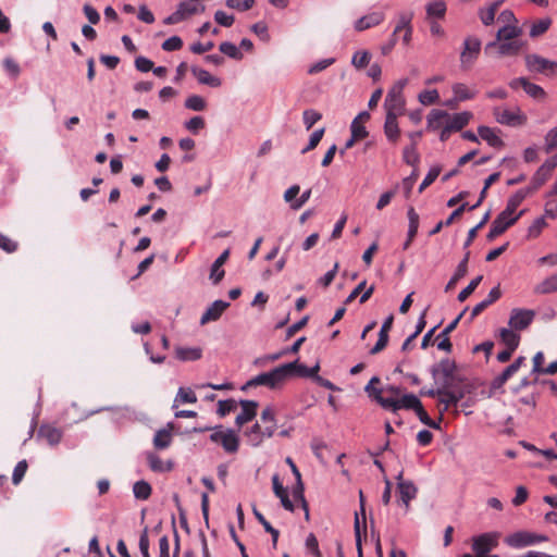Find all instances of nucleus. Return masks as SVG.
Returning a JSON list of instances; mask_svg holds the SVG:
<instances>
[{
  "instance_id": "nucleus-5",
  "label": "nucleus",
  "mask_w": 557,
  "mask_h": 557,
  "mask_svg": "<svg viewBox=\"0 0 557 557\" xmlns=\"http://www.w3.org/2000/svg\"><path fill=\"white\" fill-rule=\"evenodd\" d=\"M500 534L498 532H486L472 537V550L475 557H486L498 546Z\"/></svg>"
},
{
  "instance_id": "nucleus-45",
  "label": "nucleus",
  "mask_w": 557,
  "mask_h": 557,
  "mask_svg": "<svg viewBox=\"0 0 557 557\" xmlns=\"http://www.w3.org/2000/svg\"><path fill=\"white\" fill-rule=\"evenodd\" d=\"M371 53L367 50H358L352 54L351 64L357 70H362L370 64Z\"/></svg>"
},
{
  "instance_id": "nucleus-19",
  "label": "nucleus",
  "mask_w": 557,
  "mask_h": 557,
  "mask_svg": "<svg viewBox=\"0 0 557 557\" xmlns=\"http://www.w3.org/2000/svg\"><path fill=\"white\" fill-rule=\"evenodd\" d=\"M242 412L237 414L235 423L237 426L251 421L257 416L258 403L255 400H240Z\"/></svg>"
},
{
  "instance_id": "nucleus-27",
  "label": "nucleus",
  "mask_w": 557,
  "mask_h": 557,
  "mask_svg": "<svg viewBox=\"0 0 557 557\" xmlns=\"http://www.w3.org/2000/svg\"><path fill=\"white\" fill-rule=\"evenodd\" d=\"M536 295H548L557 293V272L545 277L541 283L536 284L533 288Z\"/></svg>"
},
{
  "instance_id": "nucleus-28",
  "label": "nucleus",
  "mask_w": 557,
  "mask_h": 557,
  "mask_svg": "<svg viewBox=\"0 0 557 557\" xmlns=\"http://www.w3.org/2000/svg\"><path fill=\"white\" fill-rule=\"evenodd\" d=\"M523 42L521 40H507L499 41L495 47L497 49L498 55H517L523 47Z\"/></svg>"
},
{
  "instance_id": "nucleus-11",
  "label": "nucleus",
  "mask_w": 557,
  "mask_h": 557,
  "mask_svg": "<svg viewBox=\"0 0 557 557\" xmlns=\"http://www.w3.org/2000/svg\"><path fill=\"white\" fill-rule=\"evenodd\" d=\"M397 490L399 494L398 502L405 506L407 512L410 502L417 497L418 488L412 481L403 480V472H400L397 475Z\"/></svg>"
},
{
  "instance_id": "nucleus-55",
  "label": "nucleus",
  "mask_w": 557,
  "mask_h": 557,
  "mask_svg": "<svg viewBox=\"0 0 557 557\" xmlns=\"http://www.w3.org/2000/svg\"><path fill=\"white\" fill-rule=\"evenodd\" d=\"M483 280V276L482 275H478L475 276L473 280H471V282L468 284L467 287H465L459 294H458V297L457 299L460 301V302H463L474 290L475 288L479 286V284L481 283V281Z\"/></svg>"
},
{
  "instance_id": "nucleus-53",
  "label": "nucleus",
  "mask_w": 557,
  "mask_h": 557,
  "mask_svg": "<svg viewBox=\"0 0 557 557\" xmlns=\"http://www.w3.org/2000/svg\"><path fill=\"white\" fill-rule=\"evenodd\" d=\"M322 119V114L313 109H307L302 113V121L306 129L312 128V126Z\"/></svg>"
},
{
  "instance_id": "nucleus-61",
  "label": "nucleus",
  "mask_w": 557,
  "mask_h": 557,
  "mask_svg": "<svg viewBox=\"0 0 557 557\" xmlns=\"http://www.w3.org/2000/svg\"><path fill=\"white\" fill-rule=\"evenodd\" d=\"M18 243L11 239L7 235L0 233V249L7 253H13L17 250Z\"/></svg>"
},
{
  "instance_id": "nucleus-52",
  "label": "nucleus",
  "mask_w": 557,
  "mask_h": 557,
  "mask_svg": "<svg viewBox=\"0 0 557 557\" xmlns=\"http://www.w3.org/2000/svg\"><path fill=\"white\" fill-rule=\"evenodd\" d=\"M256 3V0H226L225 4L227 8L245 12L250 10Z\"/></svg>"
},
{
  "instance_id": "nucleus-4",
  "label": "nucleus",
  "mask_w": 557,
  "mask_h": 557,
  "mask_svg": "<svg viewBox=\"0 0 557 557\" xmlns=\"http://www.w3.org/2000/svg\"><path fill=\"white\" fill-rule=\"evenodd\" d=\"M548 536L529 531H518L507 535L504 542L511 548L520 549L539 543L547 542Z\"/></svg>"
},
{
  "instance_id": "nucleus-58",
  "label": "nucleus",
  "mask_w": 557,
  "mask_h": 557,
  "mask_svg": "<svg viewBox=\"0 0 557 557\" xmlns=\"http://www.w3.org/2000/svg\"><path fill=\"white\" fill-rule=\"evenodd\" d=\"M27 468H28V465H27L26 460H21L16 463V466L13 469V473H12V483L14 485H17L21 483V481L23 480V478L27 471Z\"/></svg>"
},
{
  "instance_id": "nucleus-51",
  "label": "nucleus",
  "mask_w": 557,
  "mask_h": 557,
  "mask_svg": "<svg viewBox=\"0 0 557 557\" xmlns=\"http://www.w3.org/2000/svg\"><path fill=\"white\" fill-rule=\"evenodd\" d=\"M418 99L423 106H431L438 101L440 95L436 89L423 90L419 94Z\"/></svg>"
},
{
  "instance_id": "nucleus-40",
  "label": "nucleus",
  "mask_w": 557,
  "mask_h": 557,
  "mask_svg": "<svg viewBox=\"0 0 557 557\" xmlns=\"http://www.w3.org/2000/svg\"><path fill=\"white\" fill-rule=\"evenodd\" d=\"M222 447L226 453L234 454L238 450L239 440L238 436L232 430H226L225 435L221 442Z\"/></svg>"
},
{
  "instance_id": "nucleus-12",
  "label": "nucleus",
  "mask_w": 557,
  "mask_h": 557,
  "mask_svg": "<svg viewBox=\"0 0 557 557\" xmlns=\"http://www.w3.org/2000/svg\"><path fill=\"white\" fill-rule=\"evenodd\" d=\"M275 431L276 423H271V425L262 428L261 424L257 422L246 432V435L252 446H259L264 438L272 437Z\"/></svg>"
},
{
  "instance_id": "nucleus-13",
  "label": "nucleus",
  "mask_w": 557,
  "mask_h": 557,
  "mask_svg": "<svg viewBox=\"0 0 557 557\" xmlns=\"http://www.w3.org/2000/svg\"><path fill=\"white\" fill-rule=\"evenodd\" d=\"M494 115L499 124L507 126L522 125L525 122V116L521 113L520 109L508 110V109H494Z\"/></svg>"
},
{
  "instance_id": "nucleus-20",
  "label": "nucleus",
  "mask_w": 557,
  "mask_h": 557,
  "mask_svg": "<svg viewBox=\"0 0 557 557\" xmlns=\"http://www.w3.org/2000/svg\"><path fill=\"white\" fill-rule=\"evenodd\" d=\"M37 436L44 438L50 446H55L61 442L63 432L51 424H42L38 430Z\"/></svg>"
},
{
  "instance_id": "nucleus-46",
  "label": "nucleus",
  "mask_w": 557,
  "mask_h": 557,
  "mask_svg": "<svg viewBox=\"0 0 557 557\" xmlns=\"http://www.w3.org/2000/svg\"><path fill=\"white\" fill-rule=\"evenodd\" d=\"M421 405H422V403L420 401V399L416 395H413V394H406V395H404L403 397L399 398L397 410H399V409H408V410H413L414 411Z\"/></svg>"
},
{
  "instance_id": "nucleus-23",
  "label": "nucleus",
  "mask_w": 557,
  "mask_h": 557,
  "mask_svg": "<svg viewBox=\"0 0 557 557\" xmlns=\"http://www.w3.org/2000/svg\"><path fill=\"white\" fill-rule=\"evenodd\" d=\"M530 194V189L521 188L518 189L513 195L509 197L507 200L506 208L503 210L506 214L516 216L515 212L518 207L522 203L525 197Z\"/></svg>"
},
{
  "instance_id": "nucleus-38",
  "label": "nucleus",
  "mask_w": 557,
  "mask_h": 557,
  "mask_svg": "<svg viewBox=\"0 0 557 557\" xmlns=\"http://www.w3.org/2000/svg\"><path fill=\"white\" fill-rule=\"evenodd\" d=\"M523 212L524 211L522 210L518 214H516V216H511L502 211L492 223L495 224L497 228L500 230L502 233H505L507 228H509L519 220Z\"/></svg>"
},
{
  "instance_id": "nucleus-34",
  "label": "nucleus",
  "mask_w": 557,
  "mask_h": 557,
  "mask_svg": "<svg viewBox=\"0 0 557 557\" xmlns=\"http://www.w3.org/2000/svg\"><path fill=\"white\" fill-rule=\"evenodd\" d=\"M552 173L553 172H550L544 164H542L533 174L531 178V185L527 189H530V193L539 189L547 182V180L552 176Z\"/></svg>"
},
{
  "instance_id": "nucleus-32",
  "label": "nucleus",
  "mask_w": 557,
  "mask_h": 557,
  "mask_svg": "<svg viewBox=\"0 0 557 557\" xmlns=\"http://www.w3.org/2000/svg\"><path fill=\"white\" fill-rule=\"evenodd\" d=\"M469 257H470V251H467L463 259L458 263V265L455 270V273L453 274L450 280L446 284L445 290H449V289L454 288L455 285L457 284V282L459 280H461L467 274Z\"/></svg>"
},
{
  "instance_id": "nucleus-30",
  "label": "nucleus",
  "mask_w": 557,
  "mask_h": 557,
  "mask_svg": "<svg viewBox=\"0 0 557 557\" xmlns=\"http://www.w3.org/2000/svg\"><path fill=\"white\" fill-rule=\"evenodd\" d=\"M449 114L444 110H432L426 116V128L429 131H437L444 125Z\"/></svg>"
},
{
  "instance_id": "nucleus-31",
  "label": "nucleus",
  "mask_w": 557,
  "mask_h": 557,
  "mask_svg": "<svg viewBox=\"0 0 557 557\" xmlns=\"http://www.w3.org/2000/svg\"><path fill=\"white\" fill-rule=\"evenodd\" d=\"M175 356L180 361H196L202 357V350L199 347H176Z\"/></svg>"
},
{
  "instance_id": "nucleus-56",
  "label": "nucleus",
  "mask_w": 557,
  "mask_h": 557,
  "mask_svg": "<svg viewBox=\"0 0 557 557\" xmlns=\"http://www.w3.org/2000/svg\"><path fill=\"white\" fill-rule=\"evenodd\" d=\"M185 107L194 111H203L206 109V101L201 96L193 95L185 100Z\"/></svg>"
},
{
  "instance_id": "nucleus-48",
  "label": "nucleus",
  "mask_w": 557,
  "mask_h": 557,
  "mask_svg": "<svg viewBox=\"0 0 557 557\" xmlns=\"http://www.w3.org/2000/svg\"><path fill=\"white\" fill-rule=\"evenodd\" d=\"M196 401H197V396L190 388L180 387L177 391L176 397L174 399L173 407L175 408L177 406V403L195 404Z\"/></svg>"
},
{
  "instance_id": "nucleus-18",
  "label": "nucleus",
  "mask_w": 557,
  "mask_h": 557,
  "mask_svg": "<svg viewBox=\"0 0 557 557\" xmlns=\"http://www.w3.org/2000/svg\"><path fill=\"white\" fill-rule=\"evenodd\" d=\"M228 306L230 304L224 300L213 301L210 307L202 313L200 318V324L205 325L211 321L219 320Z\"/></svg>"
},
{
  "instance_id": "nucleus-39",
  "label": "nucleus",
  "mask_w": 557,
  "mask_h": 557,
  "mask_svg": "<svg viewBox=\"0 0 557 557\" xmlns=\"http://www.w3.org/2000/svg\"><path fill=\"white\" fill-rule=\"evenodd\" d=\"M453 94L459 99L460 101H467L474 99L478 90L469 88L467 85L462 83H455L451 86Z\"/></svg>"
},
{
  "instance_id": "nucleus-63",
  "label": "nucleus",
  "mask_w": 557,
  "mask_h": 557,
  "mask_svg": "<svg viewBox=\"0 0 557 557\" xmlns=\"http://www.w3.org/2000/svg\"><path fill=\"white\" fill-rule=\"evenodd\" d=\"M441 169L433 166L429 170L422 183L419 186V191L422 193L428 186H430L440 175Z\"/></svg>"
},
{
  "instance_id": "nucleus-35",
  "label": "nucleus",
  "mask_w": 557,
  "mask_h": 557,
  "mask_svg": "<svg viewBox=\"0 0 557 557\" xmlns=\"http://www.w3.org/2000/svg\"><path fill=\"white\" fill-rule=\"evenodd\" d=\"M499 337L502 343L510 350H516L520 344V335L512 329L503 327L499 331Z\"/></svg>"
},
{
  "instance_id": "nucleus-42",
  "label": "nucleus",
  "mask_w": 557,
  "mask_h": 557,
  "mask_svg": "<svg viewBox=\"0 0 557 557\" xmlns=\"http://www.w3.org/2000/svg\"><path fill=\"white\" fill-rule=\"evenodd\" d=\"M426 15L429 18H443L446 13V3L443 0L432 1L426 4Z\"/></svg>"
},
{
  "instance_id": "nucleus-15",
  "label": "nucleus",
  "mask_w": 557,
  "mask_h": 557,
  "mask_svg": "<svg viewBox=\"0 0 557 557\" xmlns=\"http://www.w3.org/2000/svg\"><path fill=\"white\" fill-rule=\"evenodd\" d=\"M522 34V29L515 24H507L500 27L496 33V39L485 46V52H490L499 41L518 40L517 38Z\"/></svg>"
},
{
  "instance_id": "nucleus-2",
  "label": "nucleus",
  "mask_w": 557,
  "mask_h": 557,
  "mask_svg": "<svg viewBox=\"0 0 557 557\" xmlns=\"http://www.w3.org/2000/svg\"><path fill=\"white\" fill-rule=\"evenodd\" d=\"M407 84L408 78H401L388 90L384 100L386 115L394 114V116H400L404 114L406 101L403 91Z\"/></svg>"
},
{
  "instance_id": "nucleus-57",
  "label": "nucleus",
  "mask_w": 557,
  "mask_h": 557,
  "mask_svg": "<svg viewBox=\"0 0 557 557\" xmlns=\"http://www.w3.org/2000/svg\"><path fill=\"white\" fill-rule=\"evenodd\" d=\"M237 409V403L234 399L220 400L218 403L216 413L220 417H225L228 413L235 411Z\"/></svg>"
},
{
  "instance_id": "nucleus-17",
  "label": "nucleus",
  "mask_w": 557,
  "mask_h": 557,
  "mask_svg": "<svg viewBox=\"0 0 557 557\" xmlns=\"http://www.w3.org/2000/svg\"><path fill=\"white\" fill-rule=\"evenodd\" d=\"M287 367V377L293 376H300V377H311L314 380V377L318 375V372L320 370V364L317 363L311 368H308L307 366L299 363L298 360H295L293 362L285 363Z\"/></svg>"
},
{
  "instance_id": "nucleus-9",
  "label": "nucleus",
  "mask_w": 557,
  "mask_h": 557,
  "mask_svg": "<svg viewBox=\"0 0 557 557\" xmlns=\"http://www.w3.org/2000/svg\"><path fill=\"white\" fill-rule=\"evenodd\" d=\"M399 395L400 388L391 385L384 389H375L374 399L384 409L396 412L398 407Z\"/></svg>"
},
{
  "instance_id": "nucleus-37",
  "label": "nucleus",
  "mask_w": 557,
  "mask_h": 557,
  "mask_svg": "<svg viewBox=\"0 0 557 557\" xmlns=\"http://www.w3.org/2000/svg\"><path fill=\"white\" fill-rule=\"evenodd\" d=\"M191 72L200 84L208 85L211 87H218L221 85V81L212 76L207 70L193 66Z\"/></svg>"
},
{
  "instance_id": "nucleus-44",
  "label": "nucleus",
  "mask_w": 557,
  "mask_h": 557,
  "mask_svg": "<svg viewBox=\"0 0 557 557\" xmlns=\"http://www.w3.org/2000/svg\"><path fill=\"white\" fill-rule=\"evenodd\" d=\"M253 515H255L256 519L262 524V527L264 528L265 532L271 534V536H272V544H273L274 547H276L277 540H278V536H280L278 530L273 528L271 525V523L264 518V516L261 512H259L256 508H253Z\"/></svg>"
},
{
  "instance_id": "nucleus-29",
  "label": "nucleus",
  "mask_w": 557,
  "mask_h": 557,
  "mask_svg": "<svg viewBox=\"0 0 557 557\" xmlns=\"http://www.w3.org/2000/svg\"><path fill=\"white\" fill-rule=\"evenodd\" d=\"M478 134L491 147L500 148L504 146L503 139L498 136V134L495 132V129H493L488 126H479Z\"/></svg>"
},
{
  "instance_id": "nucleus-25",
  "label": "nucleus",
  "mask_w": 557,
  "mask_h": 557,
  "mask_svg": "<svg viewBox=\"0 0 557 557\" xmlns=\"http://www.w3.org/2000/svg\"><path fill=\"white\" fill-rule=\"evenodd\" d=\"M147 461H148V466L149 468L153 471V472H159V473H163V472H169L173 469L174 467V463L173 461L171 460H168V461H163L157 454L154 453H149L147 455Z\"/></svg>"
},
{
  "instance_id": "nucleus-21",
  "label": "nucleus",
  "mask_w": 557,
  "mask_h": 557,
  "mask_svg": "<svg viewBox=\"0 0 557 557\" xmlns=\"http://www.w3.org/2000/svg\"><path fill=\"white\" fill-rule=\"evenodd\" d=\"M384 18L385 15L383 12H372L358 18L355 22L354 27L357 32H363L368 28L380 25L384 21Z\"/></svg>"
},
{
  "instance_id": "nucleus-8",
  "label": "nucleus",
  "mask_w": 557,
  "mask_h": 557,
  "mask_svg": "<svg viewBox=\"0 0 557 557\" xmlns=\"http://www.w3.org/2000/svg\"><path fill=\"white\" fill-rule=\"evenodd\" d=\"M481 51V40L476 37H467L463 40V49L460 53V66L462 70H469Z\"/></svg>"
},
{
  "instance_id": "nucleus-1",
  "label": "nucleus",
  "mask_w": 557,
  "mask_h": 557,
  "mask_svg": "<svg viewBox=\"0 0 557 557\" xmlns=\"http://www.w3.org/2000/svg\"><path fill=\"white\" fill-rule=\"evenodd\" d=\"M287 367L284 364H281L273 370L269 372H263L255 377L250 379L243 387L242 389H246L247 387H253V386H267L271 389L280 388L287 380Z\"/></svg>"
},
{
  "instance_id": "nucleus-7",
  "label": "nucleus",
  "mask_w": 557,
  "mask_h": 557,
  "mask_svg": "<svg viewBox=\"0 0 557 557\" xmlns=\"http://www.w3.org/2000/svg\"><path fill=\"white\" fill-rule=\"evenodd\" d=\"M525 66L531 73L544 75H557V62L545 59L539 54H527L524 58Z\"/></svg>"
},
{
  "instance_id": "nucleus-36",
  "label": "nucleus",
  "mask_w": 557,
  "mask_h": 557,
  "mask_svg": "<svg viewBox=\"0 0 557 557\" xmlns=\"http://www.w3.org/2000/svg\"><path fill=\"white\" fill-rule=\"evenodd\" d=\"M398 116H394V114L386 115L385 123H384V133L387 137V139L392 143H395L400 134L398 123H397Z\"/></svg>"
},
{
  "instance_id": "nucleus-49",
  "label": "nucleus",
  "mask_w": 557,
  "mask_h": 557,
  "mask_svg": "<svg viewBox=\"0 0 557 557\" xmlns=\"http://www.w3.org/2000/svg\"><path fill=\"white\" fill-rule=\"evenodd\" d=\"M413 18V12L411 11H407V12H401L398 14V21H397V25L394 29V33H393V36H396V34L403 29H407L408 27H412L411 26V21Z\"/></svg>"
},
{
  "instance_id": "nucleus-3",
  "label": "nucleus",
  "mask_w": 557,
  "mask_h": 557,
  "mask_svg": "<svg viewBox=\"0 0 557 557\" xmlns=\"http://www.w3.org/2000/svg\"><path fill=\"white\" fill-rule=\"evenodd\" d=\"M438 393V400L444 405L443 410L446 411L449 407L457 406V404L469 393V389L462 383L442 384Z\"/></svg>"
},
{
  "instance_id": "nucleus-54",
  "label": "nucleus",
  "mask_w": 557,
  "mask_h": 557,
  "mask_svg": "<svg viewBox=\"0 0 557 557\" xmlns=\"http://www.w3.org/2000/svg\"><path fill=\"white\" fill-rule=\"evenodd\" d=\"M546 226V220L544 216L536 218L532 224L528 227V238H536Z\"/></svg>"
},
{
  "instance_id": "nucleus-59",
  "label": "nucleus",
  "mask_w": 557,
  "mask_h": 557,
  "mask_svg": "<svg viewBox=\"0 0 557 557\" xmlns=\"http://www.w3.org/2000/svg\"><path fill=\"white\" fill-rule=\"evenodd\" d=\"M324 132L325 129L324 128H319V129H315L311 135H310V138H309V143L308 145L301 150V153L305 154L307 152H309L310 150H313L318 145L319 143L321 141L323 135H324Z\"/></svg>"
},
{
  "instance_id": "nucleus-43",
  "label": "nucleus",
  "mask_w": 557,
  "mask_h": 557,
  "mask_svg": "<svg viewBox=\"0 0 557 557\" xmlns=\"http://www.w3.org/2000/svg\"><path fill=\"white\" fill-rule=\"evenodd\" d=\"M152 488L151 485L144 480L135 482L133 486V493L135 498L140 500H147L151 495Z\"/></svg>"
},
{
  "instance_id": "nucleus-64",
  "label": "nucleus",
  "mask_w": 557,
  "mask_h": 557,
  "mask_svg": "<svg viewBox=\"0 0 557 557\" xmlns=\"http://www.w3.org/2000/svg\"><path fill=\"white\" fill-rule=\"evenodd\" d=\"M544 140V149L546 153H549L555 148H557V127H554L550 131H548L547 134L545 135Z\"/></svg>"
},
{
  "instance_id": "nucleus-10",
  "label": "nucleus",
  "mask_w": 557,
  "mask_h": 557,
  "mask_svg": "<svg viewBox=\"0 0 557 557\" xmlns=\"http://www.w3.org/2000/svg\"><path fill=\"white\" fill-rule=\"evenodd\" d=\"M535 318V311L532 309L515 308L510 312L508 324L515 331L528 329Z\"/></svg>"
},
{
  "instance_id": "nucleus-50",
  "label": "nucleus",
  "mask_w": 557,
  "mask_h": 557,
  "mask_svg": "<svg viewBox=\"0 0 557 557\" xmlns=\"http://www.w3.org/2000/svg\"><path fill=\"white\" fill-rule=\"evenodd\" d=\"M220 51L227 55L228 58L240 60L243 58V53L239 51V49L230 41H224L220 44L219 46Z\"/></svg>"
},
{
  "instance_id": "nucleus-14",
  "label": "nucleus",
  "mask_w": 557,
  "mask_h": 557,
  "mask_svg": "<svg viewBox=\"0 0 557 557\" xmlns=\"http://www.w3.org/2000/svg\"><path fill=\"white\" fill-rule=\"evenodd\" d=\"M509 86L512 89H518L521 87L529 97L535 100H543L546 97L545 90L540 85L529 82L525 77L511 79L509 82Z\"/></svg>"
},
{
  "instance_id": "nucleus-22",
  "label": "nucleus",
  "mask_w": 557,
  "mask_h": 557,
  "mask_svg": "<svg viewBox=\"0 0 557 557\" xmlns=\"http://www.w3.org/2000/svg\"><path fill=\"white\" fill-rule=\"evenodd\" d=\"M230 256V250H224L212 263L211 270H210V280L213 284H219L222 278L224 277V270L222 269V265L226 262Z\"/></svg>"
},
{
  "instance_id": "nucleus-26",
  "label": "nucleus",
  "mask_w": 557,
  "mask_h": 557,
  "mask_svg": "<svg viewBox=\"0 0 557 557\" xmlns=\"http://www.w3.org/2000/svg\"><path fill=\"white\" fill-rule=\"evenodd\" d=\"M173 423L169 422L166 429H161L156 432L153 437V445L157 449H165L172 443V431Z\"/></svg>"
},
{
  "instance_id": "nucleus-6",
  "label": "nucleus",
  "mask_w": 557,
  "mask_h": 557,
  "mask_svg": "<svg viewBox=\"0 0 557 557\" xmlns=\"http://www.w3.org/2000/svg\"><path fill=\"white\" fill-rule=\"evenodd\" d=\"M456 363L455 361L445 358L438 364L431 368V374L435 381L442 376V384H458L462 383V379L455 375Z\"/></svg>"
},
{
  "instance_id": "nucleus-41",
  "label": "nucleus",
  "mask_w": 557,
  "mask_h": 557,
  "mask_svg": "<svg viewBox=\"0 0 557 557\" xmlns=\"http://www.w3.org/2000/svg\"><path fill=\"white\" fill-rule=\"evenodd\" d=\"M191 2L193 1H190V2L183 1V2H180L177 5V9H178L180 13L182 14L183 21L191 15H195L197 13H201L205 11V5L195 4Z\"/></svg>"
},
{
  "instance_id": "nucleus-62",
  "label": "nucleus",
  "mask_w": 557,
  "mask_h": 557,
  "mask_svg": "<svg viewBox=\"0 0 557 557\" xmlns=\"http://www.w3.org/2000/svg\"><path fill=\"white\" fill-rule=\"evenodd\" d=\"M404 161L409 165H416L419 161V154L416 145L411 144L404 148Z\"/></svg>"
},
{
  "instance_id": "nucleus-16",
  "label": "nucleus",
  "mask_w": 557,
  "mask_h": 557,
  "mask_svg": "<svg viewBox=\"0 0 557 557\" xmlns=\"http://www.w3.org/2000/svg\"><path fill=\"white\" fill-rule=\"evenodd\" d=\"M467 309H463L456 319H454L450 323H448L445 329L437 335L436 339L437 342V349L450 352L453 349V344L448 336H450V333L457 327L459 321L463 317Z\"/></svg>"
},
{
  "instance_id": "nucleus-47",
  "label": "nucleus",
  "mask_w": 557,
  "mask_h": 557,
  "mask_svg": "<svg viewBox=\"0 0 557 557\" xmlns=\"http://www.w3.org/2000/svg\"><path fill=\"white\" fill-rule=\"evenodd\" d=\"M552 25V20L549 17H544L535 21L530 28V36L532 38L539 37L546 33Z\"/></svg>"
},
{
  "instance_id": "nucleus-33",
  "label": "nucleus",
  "mask_w": 557,
  "mask_h": 557,
  "mask_svg": "<svg viewBox=\"0 0 557 557\" xmlns=\"http://www.w3.org/2000/svg\"><path fill=\"white\" fill-rule=\"evenodd\" d=\"M502 2H503V0H497V1H494L493 3H491L486 8L479 9L478 14H479V17L483 25L490 26L494 23L496 12H497L499 5L502 4Z\"/></svg>"
},
{
  "instance_id": "nucleus-60",
  "label": "nucleus",
  "mask_w": 557,
  "mask_h": 557,
  "mask_svg": "<svg viewBox=\"0 0 557 557\" xmlns=\"http://www.w3.org/2000/svg\"><path fill=\"white\" fill-rule=\"evenodd\" d=\"M306 549L312 554L314 557H322V553L319 548V542L313 533H309L306 542H305Z\"/></svg>"
},
{
  "instance_id": "nucleus-24",
  "label": "nucleus",
  "mask_w": 557,
  "mask_h": 557,
  "mask_svg": "<svg viewBox=\"0 0 557 557\" xmlns=\"http://www.w3.org/2000/svg\"><path fill=\"white\" fill-rule=\"evenodd\" d=\"M472 116V113L469 111L455 113L454 115H449V117H447L446 124L454 132H458L469 124Z\"/></svg>"
}]
</instances>
